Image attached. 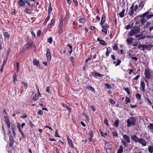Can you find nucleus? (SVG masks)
<instances>
[{
  "label": "nucleus",
  "mask_w": 153,
  "mask_h": 153,
  "mask_svg": "<svg viewBox=\"0 0 153 153\" xmlns=\"http://www.w3.org/2000/svg\"><path fill=\"white\" fill-rule=\"evenodd\" d=\"M27 43L25 44L22 49L21 50V53H23L26 51L30 48L35 46V44L30 39H29L26 41Z\"/></svg>",
  "instance_id": "f257e3e1"
},
{
  "label": "nucleus",
  "mask_w": 153,
  "mask_h": 153,
  "mask_svg": "<svg viewBox=\"0 0 153 153\" xmlns=\"http://www.w3.org/2000/svg\"><path fill=\"white\" fill-rule=\"evenodd\" d=\"M131 140L135 143H139L143 146H145L147 145L146 142L144 139L141 138H139L135 134L131 136Z\"/></svg>",
  "instance_id": "f03ea898"
},
{
  "label": "nucleus",
  "mask_w": 153,
  "mask_h": 153,
  "mask_svg": "<svg viewBox=\"0 0 153 153\" xmlns=\"http://www.w3.org/2000/svg\"><path fill=\"white\" fill-rule=\"evenodd\" d=\"M140 30V28L139 27L134 25L133 26L131 31L128 33V36H132L139 32Z\"/></svg>",
  "instance_id": "7ed1b4c3"
},
{
  "label": "nucleus",
  "mask_w": 153,
  "mask_h": 153,
  "mask_svg": "<svg viewBox=\"0 0 153 153\" xmlns=\"http://www.w3.org/2000/svg\"><path fill=\"white\" fill-rule=\"evenodd\" d=\"M144 75L145 79V81L146 83V85H148V80L150 79L152 77V76L149 71V68H145L144 70Z\"/></svg>",
  "instance_id": "20e7f679"
},
{
  "label": "nucleus",
  "mask_w": 153,
  "mask_h": 153,
  "mask_svg": "<svg viewBox=\"0 0 153 153\" xmlns=\"http://www.w3.org/2000/svg\"><path fill=\"white\" fill-rule=\"evenodd\" d=\"M136 123V119L135 117H129L127 121V126L128 127L131 126H134Z\"/></svg>",
  "instance_id": "39448f33"
},
{
  "label": "nucleus",
  "mask_w": 153,
  "mask_h": 153,
  "mask_svg": "<svg viewBox=\"0 0 153 153\" xmlns=\"http://www.w3.org/2000/svg\"><path fill=\"white\" fill-rule=\"evenodd\" d=\"M5 122L6 123L9 129H10V123L8 116H6L4 117Z\"/></svg>",
  "instance_id": "423d86ee"
},
{
  "label": "nucleus",
  "mask_w": 153,
  "mask_h": 153,
  "mask_svg": "<svg viewBox=\"0 0 153 153\" xmlns=\"http://www.w3.org/2000/svg\"><path fill=\"white\" fill-rule=\"evenodd\" d=\"M140 89L141 91L144 92L145 91V84L143 81H141Z\"/></svg>",
  "instance_id": "0eeeda50"
},
{
  "label": "nucleus",
  "mask_w": 153,
  "mask_h": 153,
  "mask_svg": "<svg viewBox=\"0 0 153 153\" xmlns=\"http://www.w3.org/2000/svg\"><path fill=\"white\" fill-rule=\"evenodd\" d=\"M46 57L48 61H49L51 60V52L49 48H48L47 50Z\"/></svg>",
  "instance_id": "6e6552de"
},
{
  "label": "nucleus",
  "mask_w": 153,
  "mask_h": 153,
  "mask_svg": "<svg viewBox=\"0 0 153 153\" xmlns=\"http://www.w3.org/2000/svg\"><path fill=\"white\" fill-rule=\"evenodd\" d=\"M11 127L13 134V136L14 137H15L16 135V134L15 133L16 130V126L11 123Z\"/></svg>",
  "instance_id": "1a4fd4ad"
},
{
  "label": "nucleus",
  "mask_w": 153,
  "mask_h": 153,
  "mask_svg": "<svg viewBox=\"0 0 153 153\" xmlns=\"http://www.w3.org/2000/svg\"><path fill=\"white\" fill-rule=\"evenodd\" d=\"M145 3V0L142 1L140 2L138 6L139 10H141L143 9Z\"/></svg>",
  "instance_id": "9d476101"
},
{
  "label": "nucleus",
  "mask_w": 153,
  "mask_h": 153,
  "mask_svg": "<svg viewBox=\"0 0 153 153\" xmlns=\"http://www.w3.org/2000/svg\"><path fill=\"white\" fill-rule=\"evenodd\" d=\"M123 139L125 140L126 142L128 143H130V140L129 138V137L127 134H124L123 136Z\"/></svg>",
  "instance_id": "9b49d317"
},
{
  "label": "nucleus",
  "mask_w": 153,
  "mask_h": 153,
  "mask_svg": "<svg viewBox=\"0 0 153 153\" xmlns=\"http://www.w3.org/2000/svg\"><path fill=\"white\" fill-rule=\"evenodd\" d=\"M105 19L106 16L104 14H103L101 17V20L100 23L101 26H102L105 23Z\"/></svg>",
  "instance_id": "f8f14e48"
},
{
  "label": "nucleus",
  "mask_w": 153,
  "mask_h": 153,
  "mask_svg": "<svg viewBox=\"0 0 153 153\" xmlns=\"http://www.w3.org/2000/svg\"><path fill=\"white\" fill-rule=\"evenodd\" d=\"M89 136L88 138L89 141L91 142L92 141V139L93 137V131L92 130H90L89 133Z\"/></svg>",
  "instance_id": "ddd939ff"
},
{
  "label": "nucleus",
  "mask_w": 153,
  "mask_h": 153,
  "mask_svg": "<svg viewBox=\"0 0 153 153\" xmlns=\"http://www.w3.org/2000/svg\"><path fill=\"white\" fill-rule=\"evenodd\" d=\"M134 39L132 37H130L128 38L126 40V42L127 44L128 45H131L133 42V41Z\"/></svg>",
  "instance_id": "4468645a"
},
{
  "label": "nucleus",
  "mask_w": 153,
  "mask_h": 153,
  "mask_svg": "<svg viewBox=\"0 0 153 153\" xmlns=\"http://www.w3.org/2000/svg\"><path fill=\"white\" fill-rule=\"evenodd\" d=\"M17 4L19 6L22 7L25 5L26 3L23 0H19L17 2Z\"/></svg>",
  "instance_id": "2eb2a0df"
},
{
  "label": "nucleus",
  "mask_w": 153,
  "mask_h": 153,
  "mask_svg": "<svg viewBox=\"0 0 153 153\" xmlns=\"http://www.w3.org/2000/svg\"><path fill=\"white\" fill-rule=\"evenodd\" d=\"M140 19L139 20L138 22L139 23L143 25L146 22V20L145 18H140Z\"/></svg>",
  "instance_id": "dca6fc26"
},
{
  "label": "nucleus",
  "mask_w": 153,
  "mask_h": 153,
  "mask_svg": "<svg viewBox=\"0 0 153 153\" xmlns=\"http://www.w3.org/2000/svg\"><path fill=\"white\" fill-rule=\"evenodd\" d=\"M134 4H133L131 7H130V9H131V11L130 13H129V16H131L133 15L134 13V11L133 7H134Z\"/></svg>",
  "instance_id": "f3484780"
},
{
  "label": "nucleus",
  "mask_w": 153,
  "mask_h": 153,
  "mask_svg": "<svg viewBox=\"0 0 153 153\" xmlns=\"http://www.w3.org/2000/svg\"><path fill=\"white\" fill-rule=\"evenodd\" d=\"M112 49L110 47H108L107 48V51L106 52V56L107 57L109 56V53L111 52Z\"/></svg>",
  "instance_id": "a211bd4d"
},
{
  "label": "nucleus",
  "mask_w": 153,
  "mask_h": 153,
  "mask_svg": "<svg viewBox=\"0 0 153 153\" xmlns=\"http://www.w3.org/2000/svg\"><path fill=\"white\" fill-rule=\"evenodd\" d=\"M67 138L68 141V144L70 145V146L72 148L74 149V146L73 144L72 140L70 139L68 135L67 136Z\"/></svg>",
  "instance_id": "6ab92c4d"
},
{
  "label": "nucleus",
  "mask_w": 153,
  "mask_h": 153,
  "mask_svg": "<svg viewBox=\"0 0 153 153\" xmlns=\"http://www.w3.org/2000/svg\"><path fill=\"white\" fill-rule=\"evenodd\" d=\"M149 13V11H147L145 13H143L142 14V15H139V16H137V18H139V17H140V18H145V17H146V16H147V15Z\"/></svg>",
  "instance_id": "aec40b11"
},
{
  "label": "nucleus",
  "mask_w": 153,
  "mask_h": 153,
  "mask_svg": "<svg viewBox=\"0 0 153 153\" xmlns=\"http://www.w3.org/2000/svg\"><path fill=\"white\" fill-rule=\"evenodd\" d=\"M101 26L102 27L103 29L101 30V31L104 33L105 34H107V31L108 30L107 27H105V26L103 25H102V26Z\"/></svg>",
  "instance_id": "412c9836"
},
{
  "label": "nucleus",
  "mask_w": 153,
  "mask_h": 153,
  "mask_svg": "<svg viewBox=\"0 0 153 153\" xmlns=\"http://www.w3.org/2000/svg\"><path fill=\"white\" fill-rule=\"evenodd\" d=\"M153 45H144V48L145 49L149 50L152 48Z\"/></svg>",
  "instance_id": "4be33fe9"
},
{
  "label": "nucleus",
  "mask_w": 153,
  "mask_h": 153,
  "mask_svg": "<svg viewBox=\"0 0 153 153\" xmlns=\"http://www.w3.org/2000/svg\"><path fill=\"white\" fill-rule=\"evenodd\" d=\"M4 37L5 39L8 40L10 38V34L7 32H4L3 33Z\"/></svg>",
  "instance_id": "5701e85b"
},
{
  "label": "nucleus",
  "mask_w": 153,
  "mask_h": 153,
  "mask_svg": "<svg viewBox=\"0 0 153 153\" xmlns=\"http://www.w3.org/2000/svg\"><path fill=\"white\" fill-rule=\"evenodd\" d=\"M86 88L88 90H90L92 92H94L95 90L94 88L91 86H88V85H86Z\"/></svg>",
  "instance_id": "b1692460"
},
{
  "label": "nucleus",
  "mask_w": 153,
  "mask_h": 153,
  "mask_svg": "<svg viewBox=\"0 0 153 153\" xmlns=\"http://www.w3.org/2000/svg\"><path fill=\"white\" fill-rule=\"evenodd\" d=\"M86 19L84 18H81L79 19V23L82 24H84L86 21Z\"/></svg>",
  "instance_id": "393cba45"
},
{
  "label": "nucleus",
  "mask_w": 153,
  "mask_h": 153,
  "mask_svg": "<svg viewBox=\"0 0 153 153\" xmlns=\"http://www.w3.org/2000/svg\"><path fill=\"white\" fill-rule=\"evenodd\" d=\"M125 11V9H123L122 11L120 12L119 13L120 16L121 18H123L124 16V12Z\"/></svg>",
  "instance_id": "a878e982"
},
{
  "label": "nucleus",
  "mask_w": 153,
  "mask_h": 153,
  "mask_svg": "<svg viewBox=\"0 0 153 153\" xmlns=\"http://www.w3.org/2000/svg\"><path fill=\"white\" fill-rule=\"evenodd\" d=\"M123 151V146L122 145H120V148L117 151V153H122Z\"/></svg>",
  "instance_id": "bb28decb"
},
{
  "label": "nucleus",
  "mask_w": 153,
  "mask_h": 153,
  "mask_svg": "<svg viewBox=\"0 0 153 153\" xmlns=\"http://www.w3.org/2000/svg\"><path fill=\"white\" fill-rule=\"evenodd\" d=\"M2 131L3 134V135L4 136V139H5V138L7 136V135H6V132L5 130V129H4V126L3 125H2Z\"/></svg>",
  "instance_id": "cd10ccee"
},
{
  "label": "nucleus",
  "mask_w": 153,
  "mask_h": 153,
  "mask_svg": "<svg viewBox=\"0 0 153 153\" xmlns=\"http://www.w3.org/2000/svg\"><path fill=\"white\" fill-rule=\"evenodd\" d=\"M140 76V73L138 74L135 77L133 78L132 79V82L133 83H134V82L135 81H137L138 79L139 78V77Z\"/></svg>",
  "instance_id": "c85d7f7f"
},
{
  "label": "nucleus",
  "mask_w": 153,
  "mask_h": 153,
  "mask_svg": "<svg viewBox=\"0 0 153 153\" xmlns=\"http://www.w3.org/2000/svg\"><path fill=\"white\" fill-rule=\"evenodd\" d=\"M55 22V20L53 19H52L51 20V22L48 25V28H51V26L52 25H54V23Z\"/></svg>",
  "instance_id": "c756f323"
},
{
  "label": "nucleus",
  "mask_w": 153,
  "mask_h": 153,
  "mask_svg": "<svg viewBox=\"0 0 153 153\" xmlns=\"http://www.w3.org/2000/svg\"><path fill=\"white\" fill-rule=\"evenodd\" d=\"M138 48L141 51H143L145 49L144 48V45L140 44L138 45Z\"/></svg>",
  "instance_id": "7c9ffc66"
},
{
  "label": "nucleus",
  "mask_w": 153,
  "mask_h": 153,
  "mask_svg": "<svg viewBox=\"0 0 153 153\" xmlns=\"http://www.w3.org/2000/svg\"><path fill=\"white\" fill-rule=\"evenodd\" d=\"M67 46L69 48V50L70 49V50L69 51L68 53H69V54L70 55L71 54V53H72V49H73V47L72 46H71V45H70L69 44H68L67 45Z\"/></svg>",
  "instance_id": "2f4dec72"
},
{
  "label": "nucleus",
  "mask_w": 153,
  "mask_h": 153,
  "mask_svg": "<svg viewBox=\"0 0 153 153\" xmlns=\"http://www.w3.org/2000/svg\"><path fill=\"white\" fill-rule=\"evenodd\" d=\"M62 105L63 107L67 109L69 111H70L71 110V108L70 107L68 106L67 105H66L65 104L62 103Z\"/></svg>",
  "instance_id": "473e14b6"
},
{
  "label": "nucleus",
  "mask_w": 153,
  "mask_h": 153,
  "mask_svg": "<svg viewBox=\"0 0 153 153\" xmlns=\"http://www.w3.org/2000/svg\"><path fill=\"white\" fill-rule=\"evenodd\" d=\"M117 62H114L113 63V64H115L116 66L119 65L121 62V61L119 59H117Z\"/></svg>",
  "instance_id": "72a5a7b5"
},
{
  "label": "nucleus",
  "mask_w": 153,
  "mask_h": 153,
  "mask_svg": "<svg viewBox=\"0 0 153 153\" xmlns=\"http://www.w3.org/2000/svg\"><path fill=\"white\" fill-rule=\"evenodd\" d=\"M129 57L132 59L134 60L137 61L138 59V58L136 57H134V55H131L130 53H129Z\"/></svg>",
  "instance_id": "f704fd0d"
},
{
  "label": "nucleus",
  "mask_w": 153,
  "mask_h": 153,
  "mask_svg": "<svg viewBox=\"0 0 153 153\" xmlns=\"http://www.w3.org/2000/svg\"><path fill=\"white\" fill-rule=\"evenodd\" d=\"M13 81L14 84H16L15 82L17 81V75L16 73H14L13 75Z\"/></svg>",
  "instance_id": "c9c22d12"
},
{
  "label": "nucleus",
  "mask_w": 153,
  "mask_h": 153,
  "mask_svg": "<svg viewBox=\"0 0 153 153\" xmlns=\"http://www.w3.org/2000/svg\"><path fill=\"white\" fill-rule=\"evenodd\" d=\"M33 64L36 66H39V62L36 59H34L33 60Z\"/></svg>",
  "instance_id": "e433bc0d"
},
{
  "label": "nucleus",
  "mask_w": 153,
  "mask_h": 153,
  "mask_svg": "<svg viewBox=\"0 0 153 153\" xmlns=\"http://www.w3.org/2000/svg\"><path fill=\"white\" fill-rule=\"evenodd\" d=\"M24 11L25 13H27L30 14L31 13V12L30 10L28 8H26L24 10Z\"/></svg>",
  "instance_id": "4c0bfd02"
},
{
  "label": "nucleus",
  "mask_w": 153,
  "mask_h": 153,
  "mask_svg": "<svg viewBox=\"0 0 153 153\" xmlns=\"http://www.w3.org/2000/svg\"><path fill=\"white\" fill-rule=\"evenodd\" d=\"M135 97L137 99L140 100L141 99V96L139 93H136L135 94Z\"/></svg>",
  "instance_id": "58836bf2"
},
{
  "label": "nucleus",
  "mask_w": 153,
  "mask_h": 153,
  "mask_svg": "<svg viewBox=\"0 0 153 153\" xmlns=\"http://www.w3.org/2000/svg\"><path fill=\"white\" fill-rule=\"evenodd\" d=\"M125 101V103L126 104H127L128 103H129L131 102V100H130L129 98L128 97H126Z\"/></svg>",
  "instance_id": "ea45409f"
},
{
  "label": "nucleus",
  "mask_w": 153,
  "mask_h": 153,
  "mask_svg": "<svg viewBox=\"0 0 153 153\" xmlns=\"http://www.w3.org/2000/svg\"><path fill=\"white\" fill-rule=\"evenodd\" d=\"M149 152L150 153H152L153 152V146H149L148 148Z\"/></svg>",
  "instance_id": "a19ab883"
},
{
  "label": "nucleus",
  "mask_w": 153,
  "mask_h": 153,
  "mask_svg": "<svg viewBox=\"0 0 153 153\" xmlns=\"http://www.w3.org/2000/svg\"><path fill=\"white\" fill-rule=\"evenodd\" d=\"M133 24L132 23L131 25H126L125 28L126 30H128L129 29H130L131 28H132V27H133Z\"/></svg>",
  "instance_id": "79ce46f5"
},
{
  "label": "nucleus",
  "mask_w": 153,
  "mask_h": 153,
  "mask_svg": "<svg viewBox=\"0 0 153 153\" xmlns=\"http://www.w3.org/2000/svg\"><path fill=\"white\" fill-rule=\"evenodd\" d=\"M114 125L116 127H118L119 125V122L118 120H116L114 122Z\"/></svg>",
  "instance_id": "37998d69"
},
{
  "label": "nucleus",
  "mask_w": 153,
  "mask_h": 153,
  "mask_svg": "<svg viewBox=\"0 0 153 153\" xmlns=\"http://www.w3.org/2000/svg\"><path fill=\"white\" fill-rule=\"evenodd\" d=\"M113 49L115 51L118 50V46L117 44H114V45L112 46Z\"/></svg>",
  "instance_id": "c03bdc74"
},
{
  "label": "nucleus",
  "mask_w": 153,
  "mask_h": 153,
  "mask_svg": "<svg viewBox=\"0 0 153 153\" xmlns=\"http://www.w3.org/2000/svg\"><path fill=\"white\" fill-rule=\"evenodd\" d=\"M15 141H9V146L10 147L12 148L13 147L14 143Z\"/></svg>",
  "instance_id": "a18cd8bd"
},
{
  "label": "nucleus",
  "mask_w": 153,
  "mask_h": 153,
  "mask_svg": "<svg viewBox=\"0 0 153 153\" xmlns=\"http://www.w3.org/2000/svg\"><path fill=\"white\" fill-rule=\"evenodd\" d=\"M52 8L51 7V4L50 3L49 5L48 6V14H49L52 11Z\"/></svg>",
  "instance_id": "49530a36"
},
{
  "label": "nucleus",
  "mask_w": 153,
  "mask_h": 153,
  "mask_svg": "<svg viewBox=\"0 0 153 153\" xmlns=\"http://www.w3.org/2000/svg\"><path fill=\"white\" fill-rule=\"evenodd\" d=\"M104 85L108 89H110L112 88L111 85L108 83H105Z\"/></svg>",
  "instance_id": "de8ad7c7"
},
{
  "label": "nucleus",
  "mask_w": 153,
  "mask_h": 153,
  "mask_svg": "<svg viewBox=\"0 0 153 153\" xmlns=\"http://www.w3.org/2000/svg\"><path fill=\"white\" fill-rule=\"evenodd\" d=\"M123 89L125 90L128 94L129 95L130 94V91L128 88H123Z\"/></svg>",
  "instance_id": "09e8293b"
},
{
  "label": "nucleus",
  "mask_w": 153,
  "mask_h": 153,
  "mask_svg": "<svg viewBox=\"0 0 153 153\" xmlns=\"http://www.w3.org/2000/svg\"><path fill=\"white\" fill-rule=\"evenodd\" d=\"M126 141L123 140H121V143L124 146V148L126 147L127 146V145L126 143Z\"/></svg>",
  "instance_id": "8fccbe9b"
},
{
  "label": "nucleus",
  "mask_w": 153,
  "mask_h": 153,
  "mask_svg": "<svg viewBox=\"0 0 153 153\" xmlns=\"http://www.w3.org/2000/svg\"><path fill=\"white\" fill-rule=\"evenodd\" d=\"M60 23L59 24L63 25V18L62 16H60Z\"/></svg>",
  "instance_id": "3c124183"
},
{
  "label": "nucleus",
  "mask_w": 153,
  "mask_h": 153,
  "mask_svg": "<svg viewBox=\"0 0 153 153\" xmlns=\"http://www.w3.org/2000/svg\"><path fill=\"white\" fill-rule=\"evenodd\" d=\"M101 135L103 137H105V136H106L107 135V133L106 132H105L104 133L102 131L100 130V131Z\"/></svg>",
  "instance_id": "603ef678"
},
{
  "label": "nucleus",
  "mask_w": 153,
  "mask_h": 153,
  "mask_svg": "<svg viewBox=\"0 0 153 153\" xmlns=\"http://www.w3.org/2000/svg\"><path fill=\"white\" fill-rule=\"evenodd\" d=\"M100 43L103 45H105L107 44L106 43L104 40L102 39L101 40Z\"/></svg>",
  "instance_id": "864d4df0"
},
{
  "label": "nucleus",
  "mask_w": 153,
  "mask_h": 153,
  "mask_svg": "<svg viewBox=\"0 0 153 153\" xmlns=\"http://www.w3.org/2000/svg\"><path fill=\"white\" fill-rule=\"evenodd\" d=\"M95 76H99L100 77H102L104 76V75L103 74H102L100 73H95Z\"/></svg>",
  "instance_id": "5fc2aeb1"
},
{
  "label": "nucleus",
  "mask_w": 153,
  "mask_h": 153,
  "mask_svg": "<svg viewBox=\"0 0 153 153\" xmlns=\"http://www.w3.org/2000/svg\"><path fill=\"white\" fill-rule=\"evenodd\" d=\"M148 128L151 130H153V123H151L148 126Z\"/></svg>",
  "instance_id": "6e6d98bb"
},
{
  "label": "nucleus",
  "mask_w": 153,
  "mask_h": 153,
  "mask_svg": "<svg viewBox=\"0 0 153 153\" xmlns=\"http://www.w3.org/2000/svg\"><path fill=\"white\" fill-rule=\"evenodd\" d=\"M58 131L57 129H56L55 132V136L56 137H60V136L58 134Z\"/></svg>",
  "instance_id": "4d7b16f0"
},
{
  "label": "nucleus",
  "mask_w": 153,
  "mask_h": 153,
  "mask_svg": "<svg viewBox=\"0 0 153 153\" xmlns=\"http://www.w3.org/2000/svg\"><path fill=\"white\" fill-rule=\"evenodd\" d=\"M13 137V136L11 135H10L9 136V138L10 141H15L14 140Z\"/></svg>",
  "instance_id": "13d9d810"
},
{
  "label": "nucleus",
  "mask_w": 153,
  "mask_h": 153,
  "mask_svg": "<svg viewBox=\"0 0 153 153\" xmlns=\"http://www.w3.org/2000/svg\"><path fill=\"white\" fill-rule=\"evenodd\" d=\"M112 134L114 137H117L118 136V134L116 131H113L112 132Z\"/></svg>",
  "instance_id": "bf43d9fd"
},
{
  "label": "nucleus",
  "mask_w": 153,
  "mask_h": 153,
  "mask_svg": "<svg viewBox=\"0 0 153 153\" xmlns=\"http://www.w3.org/2000/svg\"><path fill=\"white\" fill-rule=\"evenodd\" d=\"M50 19V16L48 15L47 17L46 18L45 21L44 23H45V24H46V23L48 22V21Z\"/></svg>",
  "instance_id": "052dcab7"
},
{
  "label": "nucleus",
  "mask_w": 153,
  "mask_h": 153,
  "mask_svg": "<svg viewBox=\"0 0 153 153\" xmlns=\"http://www.w3.org/2000/svg\"><path fill=\"white\" fill-rule=\"evenodd\" d=\"M53 39L51 37L49 38L48 39V42L50 44H51L52 42Z\"/></svg>",
  "instance_id": "680f3d73"
},
{
  "label": "nucleus",
  "mask_w": 153,
  "mask_h": 153,
  "mask_svg": "<svg viewBox=\"0 0 153 153\" xmlns=\"http://www.w3.org/2000/svg\"><path fill=\"white\" fill-rule=\"evenodd\" d=\"M39 97L36 96V94H35V95L33 97V100L34 101H36L38 100L39 98Z\"/></svg>",
  "instance_id": "e2e57ef3"
},
{
  "label": "nucleus",
  "mask_w": 153,
  "mask_h": 153,
  "mask_svg": "<svg viewBox=\"0 0 153 153\" xmlns=\"http://www.w3.org/2000/svg\"><path fill=\"white\" fill-rule=\"evenodd\" d=\"M153 17V14H151L149 15H147V16H146V18L147 19H149Z\"/></svg>",
  "instance_id": "0e129e2a"
},
{
  "label": "nucleus",
  "mask_w": 153,
  "mask_h": 153,
  "mask_svg": "<svg viewBox=\"0 0 153 153\" xmlns=\"http://www.w3.org/2000/svg\"><path fill=\"white\" fill-rule=\"evenodd\" d=\"M43 112L41 110H39L37 111V114L41 115H43Z\"/></svg>",
  "instance_id": "69168bd1"
},
{
  "label": "nucleus",
  "mask_w": 153,
  "mask_h": 153,
  "mask_svg": "<svg viewBox=\"0 0 153 153\" xmlns=\"http://www.w3.org/2000/svg\"><path fill=\"white\" fill-rule=\"evenodd\" d=\"M109 102L112 104H114L115 103V102L112 99H110L109 100Z\"/></svg>",
  "instance_id": "338daca9"
},
{
  "label": "nucleus",
  "mask_w": 153,
  "mask_h": 153,
  "mask_svg": "<svg viewBox=\"0 0 153 153\" xmlns=\"http://www.w3.org/2000/svg\"><path fill=\"white\" fill-rule=\"evenodd\" d=\"M28 125L30 126L31 128H33L34 126V124L32 123V122L31 121H30L29 122Z\"/></svg>",
  "instance_id": "774afa93"
}]
</instances>
